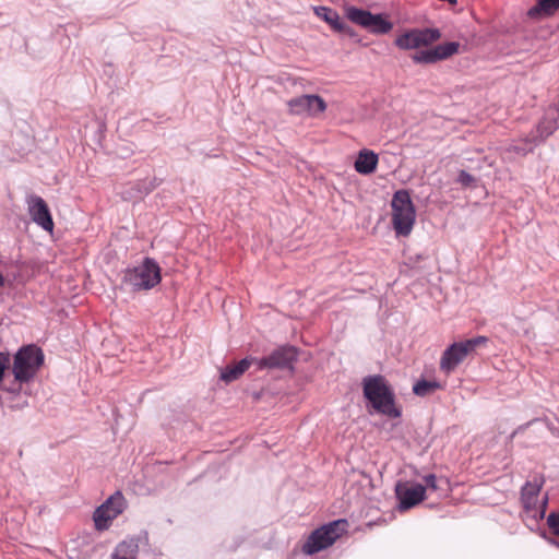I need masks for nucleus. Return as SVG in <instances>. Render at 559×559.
<instances>
[{
	"mask_svg": "<svg viewBox=\"0 0 559 559\" xmlns=\"http://www.w3.org/2000/svg\"><path fill=\"white\" fill-rule=\"evenodd\" d=\"M535 144H536V138H534V139L525 138L523 140L515 142L514 144H512L510 146V151L514 152L518 155H525L533 151Z\"/></svg>",
	"mask_w": 559,
	"mask_h": 559,
	"instance_id": "5701e85b",
	"label": "nucleus"
},
{
	"mask_svg": "<svg viewBox=\"0 0 559 559\" xmlns=\"http://www.w3.org/2000/svg\"><path fill=\"white\" fill-rule=\"evenodd\" d=\"M378 155L370 150H361L355 160V170L361 175L372 174L378 165Z\"/></svg>",
	"mask_w": 559,
	"mask_h": 559,
	"instance_id": "2eb2a0df",
	"label": "nucleus"
},
{
	"mask_svg": "<svg viewBox=\"0 0 559 559\" xmlns=\"http://www.w3.org/2000/svg\"><path fill=\"white\" fill-rule=\"evenodd\" d=\"M139 546L134 539L121 542L114 555L112 559H136Z\"/></svg>",
	"mask_w": 559,
	"mask_h": 559,
	"instance_id": "aec40b11",
	"label": "nucleus"
},
{
	"mask_svg": "<svg viewBox=\"0 0 559 559\" xmlns=\"http://www.w3.org/2000/svg\"><path fill=\"white\" fill-rule=\"evenodd\" d=\"M254 362V358H243L234 366H227L221 371V379L226 382L237 380Z\"/></svg>",
	"mask_w": 559,
	"mask_h": 559,
	"instance_id": "a211bd4d",
	"label": "nucleus"
},
{
	"mask_svg": "<svg viewBox=\"0 0 559 559\" xmlns=\"http://www.w3.org/2000/svg\"><path fill=\"white\" fill-rule=\"evenodd\" d=\"M297 359V350L294 346H282L273 350L269 356L254 358L258 369L290 368Z\"/></svg>",
	"mask_w": 559,
	"mask_h": 559,
	"instance_id": "1a4fd4ad",
	"label": "nucleus"
},
{
	"mask_svg": "<svg viewBox=\"0 0 559 559\" xmlns=\"http://www.w3.org/2000/svg\"><path fill=\"white\" fill-rule=\"evenodd\" d=\"M346 16L353 23L367 28L373 34H386L389 33L393 24L385 20L381 14H372L369 11L358 9L355 7H348L346 9Z\"/></svg>",
	"mask_w": 559,
	"mask_h": 559,
	"instance_id": "0eeeda50",
	"label": "nucleus"
},
{
	"mask_svg": "<svg viewBox=\"0 0 559 559\" xmlns=\"http://www.w3.org/2000/svg\"><path fill=\"white\" fill-rule=\"evenodd\" d=\"M395 493L400 501L399 509L405 511L425 499L426 487L420 484L408 485L407 483H397Z\"/></svg>",
	"mask_w": 559,
	"mask_h": 559,
	"instance_id": "f8f14e48",
	"label": "nucleus"
},
{
	"mask_svg": "<svg viewBox=\"0 0 559 559\" xmlns=\"http://www.w3.org/2000/svg\"><path fill=\"white\" fill-rule=\"evenodd\" d=\"M547 524L552 533L559 536V513H550L547 518Z\"/></svg>",
	"mask_w": 559,
	"mask_h": 559,
	"instance_id": "393cba45",
	"label": "nucleus"
},
{
	"mask_svg": "<svg viewBox=\"0 0 559 559\" xmlns=\"http://www.w3.org/2000/svg\"><path fill=\"white\" fill-rule=\"evenodd\" d=\"M392 224L397 236H408L414 227L416 219L415 206L411 195L406 190H399L393 194L392 202Z\"/></svg>",
	"mask_w": 559,
	"mask_h": 559,
	"instance_id": "7ed1b4c3",
	"label": "nucleus"
},
{
	"mask_svg": "<svg viewBox=\"0 0 559 559\" xmlns=\"http://www.w3.org/2000/svg\"><path fill=\"white\" fill-rule=\"evenodd\" d=\"M457 181L460 183H462L463 186H469L474 181V178L467 171L461 170L460 174H459Z\"/></svg>",
	"mask_w": 559,
	"mask_h": 559,
	"instance_id": "bb28decb",
	"label": "nucleus"
},
{
	"mask_svg": "<svg viewBox=\"0 0 559 559\" xmlns=\"http://www.w3.org/2000/svg\"><path fill=\"white\" fill-rule=\"evenodd\" d=\"M4 285V277L3 275L0 273V287Z\"/></svg>",
	"mask_w": 559,
	"mask_h": 559,
	"instance_id": "c756f323",
	"label": "nucleus"
},
{
	"mask_svg": "<svg viewBox=\"0 0 559 559\" xmlns=\"http://www.w3.org/2000/svg\"><path fill=\"white\" fill-rule=\"evenodd\" d=\"M345 520L333 521L313 531L302 546L306 555L317 554L335 543L346 531Z\"/></svg>",
	"mask_w": 559,
	"mask_h": 559,
	"instance_id": "20e7f679",
	"label": "nucleus"
},
{
	"mask_svg": "<svg viewBox=\"0 0 559 559\" xmlns=\"http://www.w3.org/2000/svg\"><path fill=\"white\" fill-rule=\"evenodd\" d=\"M124 509V498L120 492L110 496L103 504H100L93 514L95 527L98 531L107 530L110 523Z\"/></svg>",
	"mask_w": 559,
	"mask_h": 559,
	"instance_id": "6e6552de",
	"label": "nucleus"
},
{
	"mask_svg": "<svg viewBox=\"0 0 559 559\" xmlns=\"http://www.w3.org/2000/svg\"><path fill=\"white\" fill-rule=\"evenodd\" d=\"M488 338L486 336H477L471 340H466L462 342L464 347H466V352L469 354L472 350H474L477 346L487 343Z\"/></svg>",
	"mask_w": 559,
	"mask_h": 559,
	"instance_id": "b1692460",
	"label": "nucleus"
},
{
	"mask_svg": "<svg viewBox=\"0 0 559 559\" xmlns=\"http://www.w3.org/2000/svg\"><path fill=\"white\" fill-rule=\"evenodd\" d=\"M460 43L449 41L437 45L430 49L419 50L413 55L412 59L415 63H436L449 59L459 52Z\"/></svg>",
	"mask_w": 559,
	"mask_h": 559,
	"instance_id": "9b49d317",
	"label": "nucleus"
},
{
	"mask_svg": "<svg viewBox=\"0 0 559 559\" xmlns=\"http://www.w3.org/2000/svg\"><path fill=\"white\" fill-rule=\"evenodd\" d=\"M440 388L441 385L437 381L420 380L413 386V392L418 396H425Z\"/></svg>",
	"mask_w": 559,
	"mask_h": 559,
	"instance_id": "4be33fe9",
	"label": "nucleus"
},
{
	"mask_svg": "<svg viewBox=\"0 0 559 559\" xmlns=\"http://www.w3.org/2000/svg\"><path fill=\"white\" fill-rule=\"evenodd\" d=\"M27 206L33 222L44 230L51 233L53 230V222L44 199L38 195H31L27 198Z\"/></svg>",
	"mask_w": 559,
	"mask_h": 559,
	"instance_id": "ddd939ff",
	"label": "nucleus"
},
{
	"mask_svg": "<svg viewBox=\"0 0 559 559\" xmlns=\"http://www.w3.org/2000/svg\"><path fill=\"white\" fill-rule=\"evenodd\" d=\"M362 384L365 397L378 413L392 418L401 416L394 404V393L382 376L366 377Z\"/></svg>",
	"mask_w": 559,
	"mask_h": 559,
	"instance_id": "f257e3e1",
	"label": "nucleus"
},
{
	"mask_svg": "<svg viewBox=\"0 0 559 559\" xmlns=\"http://www.w3.org/2000/svg\"><path fill=\"white\" fill-rule=\"evenodd\" d=\"M468 355L462 342L450 345L441 356L440 369L447 373L453 371Z\"/></svg>",
	"mask_w": 559,
	"mask_h": 559,
	"instance_id": "4468645a",
	"label": "nucleus"
},
{
	"mask_svg": "<svg viewBox=\"0 0 559 559\" xmlns=\"http://www.w3.org/2000/svg\"><path fill=\"white\" fill-rule=\"evenodd\" d=\"M9 354L0 352V383L3 380L4 371L9 365Z\"/></svg>",
	"mask_w": 559,
	"mask_h": 559,
	"instance_id": "a878e982",
	"label": "nucleus"
},
{
	"mask_svg": "<svg viewBox=\"0 0 559 559\" xmlns=\"http://www.w3.org/2000/svg\"><path fill=\"white\" fill-rule=\"evenodd\" d=\"M559 9V0H536V4L527 11L532 19L549 16Z\"/></svg>",
	"mask_w": 559,
	"mask_h": 559,
	"instance_id": "6ab92c4d",
	"label": "nucleus"
},
{
	"mask_svg": "<svg viewBox=\"0 0 559 559\" xmlns=\"http://www.w3.org/2000/svg\"><path fill=\"white\" fill-rule=\"evenodd\" d=\"M316 15L326 22L336 32H347L348 26L344 23L338 13L329 7H314Z\"/></svg>",
	"mask_w": 559,
	"mask_h": 559,
	"instance_id": "dca6fc26",
	"label": "nucleus"
},
{
	"mask_svg": "<svg viewBox=\"0 0 559 559\" xmlns=\"http://www.w3.org/2000/svg\"><path fill=\"white\" fill-rule=\"evenodd\" d=\"M45 355L35 344L22 346L14 355L12 373L20 383H27L35 378L44 365Z\"/></svg>",
	"mask_w": 559,
	"mask_h": 559,
	"instance_id": "f03ea898",
	"label": "nucleus"
},
{
	"mask_svg": "<svg viewBox=\"0 0 559 559\" xmlns=\"http://www.w3.org/2000/svg\"><path fill=\"white\" fill-rule=\"evenodd\" d=\"M425 481L427 484V486L433 490H437V478L433 474H429L427 476H425Z\"/></svg>",
	"mask_w": 559,
	"mask_h": 559,
	"instance_id": "cd10ccee",
	"label": "nucleus"
},
{
	"mask_svg": "<svg viewBox=\"0 0 559 559\" xmlns=\"http://www.w3.org/2000/svg\"><path fill=\"white\" fill-rule=\"evenodd\" d=\"M557 117H559L558 114L551 112V116L547 115L543 119V121L539 122V124L537 126V133L538 136L540 138V141L546 139L557 130Z\"/></svg>",
	"mask_w": 559,
	"mask_h": 559,
	"instance_id": "412c9836",
	"label": "nucleus"
},
{
	"mask_svg": "<svg viewBox=\"0 0 559 559\" xmlns=\"http://www.w3.org/2000/svg\"><path fill=\"white\" fill-rule=\"evenodd\" d=\"M441 38L438 28H413L395 38L394 44L403 50L428 47Z\"/></svg>",
	"mask_w": 559,
	"mask_h": 559,
	"instance_id": "423d86ee",
	"label": "nucleus"
},
{
	"mask_svg": "<svg viewBox=\"0 0 559 559\" xmlns=\"http://www.w3.org/2000/svg\"><path fill=\"white\" fill-rule=\"evenodd\" d=\"M289 112L298 116L316 117L326 109V103L319 95H301L287 102Z\"/></svg>",
	"mask_w": 559,
	"mask_h": 559,
	"instance_id": "9d476101",
	"label": "nucleus"
},
{
	"mask_svg": "<svg viewBox=\"0 0 559 559\" xmlns=\"http://www.w3.org/2000/svg\"><path fill=\"white\" fill-rule=\"evenodd\" d=\"M546 503H547V499H544L543 501V506H542V509H540V512H539V515L543 518L545 515V507H546Z\"/></svg>",
	"mask_w": 559,
	"mask_h": 559,
	"instance_id": "c85d7f7f",
	"label": "nucleus"
},
{
	"mask_svg": "<svg viewBox=\"0 0 559 559\" xmlns=\"http://www.w3.org/2000/svg\"><path fill=\"white\" fill-rule=\"evenodd\" d=\"M542 485L534 481H527L522 488L521 500L526 511H533L538 501V493Z\"/></svg>",
	"mask_w": 559,
	"mask_h": 559,
	"instance_id": "f3484780",
	"label": "nucleus"
},
{
	"mask_svg": "<svg viewBox=\"0 0 559 559\" xmlns=\"http://www.w3.org/2000/svg\"><path fill=\"white\" fill-rule=\"evenodd\" d=\"M123 282L133 290L151 289L160 282V269L154 260L146 258L142 264L126 271Z\"/></svg>",
	"mask_w": 559,
	"mask_h": 559,
	"instance_id": "39448f33",
	"label": "nucleus"
}]
</instances>
